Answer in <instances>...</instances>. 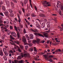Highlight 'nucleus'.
<instances>
[{"mask_svg":"<svg viewBox=\"0 0 63 63\" xmlns=\"http://www.w3.org/2000/svg\"><path fill=\"white\" fill-rule=\"evenodd\" d=\"M9 63H12V62L11 61V60H9Z\"/></svg>","mask_w":63,"mask_h":63,"instance_id":"69168bd1","label":"nucleus"},{"mask_svg":"<svg viewBox=\"0 0 63 63\" xmlns=\"http://www.w3.org/2000/svg\"><path fill=\"white\" fill-rule=\"evenodd\" d=\"M50 55L49 56V57H53V56L51 55Z\"/></svg>","mask_w":63,"mask_h":63,"instance_id":"c03bdc74","label":"nucleus"},{"mask_svg":"<svg viewBox=\"0 0 63 63\" xmlns=\"http://www.w3.org/2000/svg\"><path fill=\"white\" fill-rule=\"evenodd\" d=\"M10 29H13V27L12 26H10Z\"/></svg>","mask_w":63,"mask_h":63,"instance_id":"a18cd8bd","label":"nucleus"},{"mask_svg":"<svg viewBox=\"0 0 63 63\" xmlns=\"http://www.w3.org/2000/svg\"><path fill=\"white\" fill-rule=\"evenodd\" d=\"M1 28L2 29L1 30H4V28L3 27H1Z\"/></svg>","mask_w":63,"mask_h":63,"instance_id":"37998d69","label":"nucleus"},{"mask_svg":"<svg viewBox=\"0 0 63 63\" xmlns=\"http://www.w3.org/2000/svg\"><path fill=\"white\" fill-rule=\"evenodd\" d=\"M9 56L10 57H11V56H12V53H10L9 55Z\"/></svg>","mask_w":63,"mask_h":63,"instance_id":"0e129e2a","label":"nucleus"},{"mask_svg":"<svg viewBox=\"0 0 63 63\" xmlns=\"http://www.w3.org/2000/svg\"><path fill=\"white\" fill-rule=\"evenodd\" d=\"M9 12L10 13H12L13 12V10H12L11 9H10V10H9Z\"/></svg>","mask_w":63,"mask_h":63,"instance_id":"864d4df0","label":"nucleus"},{"mask_svg":"<svg viewBox=\"0 0 63 63\" xmlns=\"http://www.w3.org/2000/svg\"><path fill=\"white\" fill-rule=\"evenodd\" d=\"M35 14H32V17H34L35 16H34Z\"/></svg>","mask_w":63,"mask_h":63,"instance_id":"58836bf2","label":"nucleus"},{"mask_svg":"<svg viewBox=\"0 0 63 63\" xmlns=\"http://www.w3.org/2000/svg\"><path fill=\"white\" fill-rule=\"evenodd\" d=\"M20 47L21 49H23V46H20Z\"/></svg>","mask_w":63,"mask_h":63,"instance_id":"c9c22d12","label":"nucleus"},{"mask_svg":"<svg viewBox=\"0 0 63 63\" xmlns=\"http://www.w3.org/2000/svg\"><path fill=\"white\" fill-rule=\"evenodd\" d=\"M17 43V44H18V45H19V42L17 41H16V43Z\"/></svg>","mask_w":63,"mask_h":63,"instance_id":"338daca9","label":"nucleus"},{"mask_svg":"<svg viewBox=\"0 0 63 63\" xmlns=\"http://www.w3.org/2000/svg\"><path fill=\"white\" fill-rule=\"evenodd\" d=\"M26 38H27L28 39H29V36H28L27 34L26 35Z\"/></svg>","mask_w":63,"mask_h":63,"instance_id":"72a5a7b5","label":"nucleus"},{"mask_svg":"<svg viewBox=\"0 0 63 63\" xmlns=\"http://www.w3.org/2000/svg\"><path fill=\"white\" fill-rule=\"evenodd\" d=\"M28 45H29V46H32V45H33V44H32V43H31L30 44H28Z\"/></svg>","mask_w":63,"mask_h":63,"instance_id":"f704fd0d","label":"nucleus"},{"mask_svg":"<svg viewBox=\"0 0 63 63\" xmlns=\"http://www.w3.org/2000/svg\"><path fill=\"white\" fill-rule=\"evenodd\" d=\"M0 15L1 16H4V15H3V13H0Z\"/></svg>","mask_w":63,"mask_h":63,"instance_id":"5fc2aeb1","label":"nucleus"},{"mask_svg":"<svg viewBox=\"0 0 63 63\" xmlns=\"http://www.w3.org/2000/svg\"><path fill=\"white\" fill-rule=\"evenodd\" d=\"M52 15L53 16H57V15H56V14H52Z\"/></svg>","mask_w":63,"mask_h":63,"instance_id":"09e8293b","label":"nucleus"},{"mask_svg":"<svg viewBox=\"0 0 63 63\" xmlns=\"http://www.w3.org/2000/svg\"><path fill=\"white\" fill-rule=\"evenodd\" d=\"M2 23H3V21L0 20V24H2Z\"/></svg>","mask_w":63,"mask_h":63,"instance_id":"e433bc0d","label":"nucleus"},{"mask_svg":"<svg viewBox=\"0 0 63 63\" xmlns=\"http://www.w3.org/2000/svg\"><path fill=\"white\" fill-rule=\"evenodd\" d=\"M2 10L4 11H6V8L5 7V6L4 5H2Z\"/></svg>","mask_w":63,"mask_h":63,"instance_id":"9b49d317","label":"nucleus"},{"mask_svg":"<svg viewBox=\"0 0 63 63\" xmlns=\"http://www.w3.org/2000/svg\"><path fill=\"white\" fill-rule=\"evenodd\" d=\"M14 61L15 63H17V62H18V60H15Z\"/></svg>","mask_w":63,"mask_h":63,"instance_id":"c85d7f7f","label":"nucleus"},{"mask_svg":"<svg viewBox=\"0 0 63 63\" xmlns=\"http://www.w3.org/2000/svg\"><path fill=\"white\" fill-rule=\"evenodd\" d=\"M53 45L54 46H56V45H57L56 43V44L53 43Z\"/></svg>","mask_w":63,"mask_h":63,"instance_id":"774afa93","label":"nucleus"},{"mask_svg":"<svg viewBox=\"0 0 63 63\" xmlns=\"http://www.w3.org/2000/svg\"><path fill=\"white\" fill-rule=\"evenodd\" d=\"M31 30L32 31V32H38L37 30H33L31 29Z\"/></svg>","mask_w":63,"mask_h":63,"instance_id":"2eb2a0df","label":"nucleus"},{"mask_svg":"<svg viewBox=\"0 0 63 63\" xmlns=\"http://www.w3.org/2000/svg\"><path fill=\"white\" fill-rule=\"evenodd\" d=\"M0 52L1 54V56H3V52H2V50H1L0 51Z\"/></svg>","mask_w":63,"mask_h":63,"instance_id":"4be33fe9","label":"nucleus"},{"mask_svg":"<svg viewBox=\"0 0 63 63\" xmlns=\"http://www.w3.org/2000/svg\"><path fill=\"white\" fill-rule=\"evenodd\" d=\"M18 51L19 52H21V50L20 49H18Z\"/></svg>","mask_w":63,"mask_h":63,"instance_id":"8fccbe9b","label":"nucleus"},{"mask_svg":"<svg viewBox=\"0 0 63 63\" xmlns=\"http://www.w3.org/2000/svg\"><path fill=\"white\" fill-rule=\"evenodd\" d=\"M6 4H8V5H9L10 4V3H9V2H6Z\"/></svg>","mask_w":63,"mask_h":63,"instance_id":"603ef678","label":"nucleus"},{"mask_svg":"<svg viewBox=\"0 0 63 63\" xmlns=\"http://www.w3.org/2000/svg\"><path fill=\"white\" fill-rule=\"evenodd\" d=\"M59 51V52H61V50L60 49H59L55 51V52L56 53H57V52H58Z\"/></svg>","mask_w":63,"mask_h":63,"instance_id":"9d476101","label":"nucleus"},{"mask_svg":"<svg viewBox=\"0 0 63 63\" xmlns=\"http://www.w3.org/2000/svg\"><path fill=\"white\" fill-rule=\"evenodd\" d=\"M14 28L15 30H16V31H17V28L16 27V26H14Z\"/></svg>","mask_w":63,"mask_h":63,"instance_id":"5701e85b","label":"nucleus"},{"mask_svg":"<svg viewBox=\"0 0 63 63\" xmlns=\"http://www.w3.org/2000/svg\"><path fill=\"white\" fill-rule=\"evenodd\" d=\"M12 49L14 52H16V49L15 48H13Z\"/></svg>","mask_w":63,"mask_h":63,"instance_id":"2f4dec72","label":"nucleus"},{"mask_svg":"<svg viewBox=\"0 0 63 63\" xmlns=\"http://www.w3.org/2000/svg\"><path fill=\"white\" fill-rule=\"evenodd\" d=\"M45 42V40H42L40 42V43H44V42Z\"/></svg>","mask_w":63,"mask_h":63,"instance_id":"ea45409f","label":"nucleus"},{"mask_svg":"<svg viewBox=\"0 0 63 63\" xmlns=\"http://www.w3.org/2000/svg\"><path fill=\"white\" fill-rule=\"evenodd\" d=\"M12 36H14V37H16V34H15L12 35Z\"/></svg>","mask_w":63,"mask_h":63,"instance_id":"4c0bfd02","label":"nucleus"},{"mask_svg":"<svg viewBox=\"0 0 63 63\" xmlns=\"http://www.w3.org/2000/svg\"><path fill=\"white\" fill-rule=\"evenodd\" d=\"M42 3L43 4V6L44 7H47V5L49 4V2H47V1H43Z\"/></svg>","mask_w":63,"mask_h":63,"instance_id":"f257e3e1","label":"nucleus"},{"mask_svg":"<svg viewBox=\"0 0 63 63\" xmlns=\"http://www.w3.org/2000/svg\"><path fill=\"white\" fill-rule=\"evenodd\" d=\"M28 46L27 45L25 46V49L26 50H27V48H28Z\"/></svg>","mask_w":63,"mask_h":63,"instance_id":"7c9ffc66","label":"nucleus"},{"mask_svg":"<svg viewBox=\"0 0 63 63\" xmlns=\"http://www.w3.org/2000/svg\"><path fill=\"white\" fill-rule=\"evenodd\" d=\"M34 51H35V50H36V47H34Z\"/></svg>","mask_w":63,"mask_h":63,"instance_id":"de8ad7c7","label":"nucleus"},{"mask_svg":"<svg viewBox=\"0 0 63 63\" xmlns=\"http://www.w3.org/2000/svg\"><path fill=\"white\" fill-rule=\"evenodd\" d=\"M30 0V5L32 8V4H31V0Z\"/></svg>","mask_w":63,"mask_h":63,"instance_id":"cd10ccee","label":"nucleus"},{"mask_svg":"<svg viewBox=\"0 0 63 63\" xmlns=\"http://www.w3.org/2000/svg\"><path fill=\"white\" fill-rule=\"evenodd\" d=\"M24 56L27 57H30V54L28 53H26L24 54Z\"/></svg>","mask_w":63,"mask_h":63,"instance_id":"423d86ee","label":"nucleus"},{"mask_svg":"<svg viewBox=\"0 0 63 63\" xmlns=\"http://www.w3.org/2000/svg\"><path fill=\"white\" fill-rule=\"evenodd\" d=\"M4 50L6 51V52L5 51L4 52V53L5 55H6V56H8V53H7L6 52V49L5 48H4Z\"/></svg>","mask_w":63,"mask_h":63,"instance_id":"4468645a","label":"nucleus"},{"mask_svg":"<svg viewBox=\"0 0 63 63\" xmlns=\"http://www.w3.org/2000/svg\"><path fill=\"white\" fill-rule=\"evenodd\" d=\"M10 36L11 39H12V40H15V38H13L11 35H10Z\"/></svg>","mask_w":63,"mask_h":63,"instance_id":"aec40b11","label":"nucleus"},{"mask_svg":"<svg viewBox=\"0 0 63 63\" xmlns=\"http://www.w3.org/2000/svg\"><path fill=\"white\" fill-rule=\"evenodd\" d=\"M15 20L16 21H17V19L16 18H15Z\"/></svg>","mask_w":63,"mask_h":63,"instance_id":"e2e57ef3","label":"nucleus"},{"mask_svg":"<svg viewBox=\"0 0 63 63\" xmlns=\"http://www.w3.org/2000/svg\"><path fill=\"white\" fill-rule=\"evenodd\" d=\"M34 8L36 11H37V7H36V6H35Z\"/></svg>","mask_w":63,"mask_h":63,"instance_id":"49530a36","label":"nucleus"},{"mask_svg":"<svg viewBox=\"0 0 63 63\" xmlns=\"http://www.w3.org/2000/svg\"><path fill=\"white\" fill-rule=\"evenodd\" d=\"M33 48H31L30 49V51H33Z\"/></svg>","mask_w":63,"mask_h":63,"instance_id":"13d9d810","label":"nucleus"},{"mask_svg":"<svg viewBox=\"0 0 63 63\" xmlns=\"http://www.w3.org/2000/svg\"><path fill=\"white\" fill-rule=\"evenodd\" d=\"M40 16L42 17H46V15L44 14H41L39 15Z\"/></svg>","mask_w":63,"mask_h":63,"instance_id":"1a4fd4ad","label":"nucleus"},{"mask_svg":"<svg viewBox=\"0 0 63 63\" xmlns=\"http://www.w3.org/2000/svg\"><path fill=\"white\" fill-rule=\"evenodd\" d=\"M22 10L23 12H25V11H24V8H22Z\"/></svg>","mask_w":63,"mask_h":63,"instance_id":"bf43d9fd","label":"nucleus"},{"mask_svg":"<svg viewBox=\"0 0 63 63\" xmlns=\"http://www.w3.org/2000/svg\"><path fill=\"white\" fill-rule=\"evenodd\" d=\"M7 33L8 34H10L11 33V31H9L7 32Z\"/></svg>","mask_w":63,"mask_h":63,"instance_id":"a19ab883","label":"nucleus"},{"mask_svg":"<svg viewBox=\"0 0 63 63\" xmlns=\"http://www.w3.org/2000/svg\"><path fill=\"white\" fill-rule=\"evenodd\" d=\"M18 18H19L18 20V21H19V23H20V22L21 21V20H20V16H19L18 15Z\"/></svg>","mask_w":63,"mask_h":63,"instance_id":"f3484780","label":"nucleus"},{"mask_svg":"<svg viewBox=\"0 0 63 63\" xmlns=\"http://www.w3.org/2000/svg\"><path fill=\"white\" fill-rule=\"evenodd\" d=\"M14 14L12 13H11L10 14V16L11 17H13L14 16Z\"/></svg>","mask_w":63,"mask_h":63,"instance_id":"412c9836","label":"nucleus"},{"mask_svg":"<svg viewBox=\"0 0 63 63\" xmlns=\"http://www.w3.org/2000/svg\"><path fill=\"white\" fill-rule=\"evenodd\" d=\"M51 20H55V22H56V21H57V19H56V18H55V19H53V18H52Z\"/></svg>","mask_w":63,"mask_h":63,"instance_id":"393cba45","label":"nucleus"},{"mask_svg":"<svg viewBox=\"0 0 63 63\" xmlns=\"http://www.w3.org/2000/svg\"><path fill=\"white\" fill-rule=\"evenodd\" d=\"M49 42H50V41H47V44H49Z\"/></svg>","mask_w":63,"mask_h":63,"instance_id":"052dcab7","label":"nucleus"},{"mask_svg":"<svg viewBox=\"0 0 63 63\" xmlns=\"http://www.w3.org/2000/svg\"><path fill=\"white\" fill-rule=\"evenodd\" d=\"M59 15H60V16H63V14H62V13H61V11H60L59 12Z\"/></svg>","mask_w":63,"mask_h":63,"instance_id":"b1692460","label":"nucleus"},{"mask_svg":"<svg viewBox=\"0 0 63 63\" xmlns=\"http://www.w3.org/2000/svg\"><path fill=\"white\" fill-rule=\"evenodd\" d=\"M28 2V0H25L24 1V4H26Z\"/></svg>","mask_w":63,"mask_h":63,"instance_id":"a211bd4d","label":"nucleus"},{"mask_svg":"<svg viewBox=\"0 0 63 63\" xmlns=\"http://www.w3.org/2000/svg\"><path fill=\"white\" fill-rule=\"evenodd\" d=\"M43 56L44 57H45V60H48V58H47V56H48V55H43Z\"/></svg>","mask_w":63,"mask_h":63,"instance_id":"0eeeda50","label":"nucleus"},{"mask_svg":"<svg viewBox=\"0 0 63 63\" xmlns=\"http://www.w3.org/2000/svg\"><path fill=\"white\" fill-rule=\"evenodd\" d=\"M4 13L7 17H9V13L8 12H4Z\"/></svg>","mask_w":63,"mask_h":63,"instance_id":"6e6552de","label":"nucleus"},{"mask_svg":"<svg viewBox=\"0 0 63 63\" xmlns=\"http://www.w3.org/2000/svg\"><path fill=\"white\" fill-rule=\"evenodd\" d=\"M35 51V52H34V53H35V54H37V50H35L34 51Z\"/></svg>","mask_w":63,"mask_h":63,"instance_id":"6e6d98bb","label":"nucleus"},{"mask_svg":"<svg viewBox=\"0 0 63 63\" xmlns=\"http://www.w3.org/2000/svg\"><path fill=\"white\" fill-rule=\"evenodd\" d=\"M43 24H44L43 23H42V24H41V25H42V28H44V27H45V26H43V25H44Z\"/></svg>","mask_w":63,"mask_h":63,"instance_id":"473e14b6","label":"nucleus"},{"mask_svg":"<svg viewBox=\"0 0 63 63\" xmlns=\"http://www.w3.org/2000/svg\"><path fill=\"white\" fill-rule=\"evenodd\" d=\"M43 34L45 36L46 38H48V34L47 33L45 32H43Z\"/></svg>","mask_w":63,"mask_h":63,"instance_id":"39448f33","label":"nucleus"},{"mask_svg":"<svg viewBox=\"0 0 63 63\" xmlns=\"http://www.w3.org/2000/svg\"><path fill=\"white\" fill-rule=\"evenodd\" d=\"M24 33H26V30H25V29H24Z\"/></svg>","mask_w":63,"mask_h":63,"instance_id":"79ce46f5","label":"nucleus"},{"mask_svg":"<svg viewBox=\"0 0 63 63\" xmlns=\"http://www.w3.org/2000/svg\"><path fill=\"white\" fill-rule=\"evenodd\" d=\"M15 3H17V1L16 0H15L14 1H13Z\"/></svg>","mask_w":63,"mask_h":63,"instance_id":"680f3d73","label":"nucleus"},{"mask_svg":"<svg viewBox=\"0 0 63 63\" xmlns=\"http://www.w3.org/2000/svg\"><path fill=\"white\" fill-rule=\"evenodd\" d=\"M23 38H22V40L23 42L24 43V45H27V44L26 43V38L24 36L23 37Z\"/></svg>","mask_w":63,"mask_h":63,"instance_id":"f03ea898","label":"nucleus"},{"mask_svg":"<svg viewBox=\"0 0 63 63\" xmlns=\"http://www.w3.org/2000/svg\"><path fill=\"white\" fill-rule=\"evenodd\" d=\"M30 39H33V38H34V37L33 35L32 34H31L30 35Z\"/></svg>","mask_w":63,"mask_h":63,"instance_id":"f8f14e48","label":"nucleus"},{"mask_svg":"<svg viewBox=\"0 0 63 63\" xmlns=\"http://www.w3.org/2000/svg\"><path fill=\"white\" fill-rule=\"evenodd\" d=\"M15 34V32H11V34L12 35H13V34Z\"/></svg>","mask_w":63,"mask_h":63,"instance_id":"4d7b16f0","label":"nucleus"},{"mask_svg":"<svg viewBox=\"0 0 63 63\" xmlns=\"http://www.w3.org/2000/svg\"><path fill=\"white\" fill-rule=\"evenodd\" d=\"M9 53H14V52L12 50H10L9 51Z\"/></svg>","mask_w":63,"mask_h":63,"instance_id":"bb28decb","label":"nucleus"},{"mask_svg":"<svg viewBox=\"0 0 63 63\" xmlns=\"http://www.w3.org/2000/svg\"><path fill=\"white\" fill-rule=\"evenodd\" d=\"M47 28H48L49 27H50V23L49 22H47Z\"/></svg>","mask_w":63,"mask_h":63,"instance_id":"ddd939ff","label":"nucleus"},{"mask_svg":"<svg viewBox=\"0 0 63 63\" xmlns=\"http://www.w3.org/2000/svg\"><path fill=\"white\" fill-rule=\"evenodd\" d=\"M24 61L22 60H19L18 61V63H23Z\"/></svg>","mask_w":63,"mask_h":63,"instance_id":"dca6fc26","label":"nucleus"},{"mask_svg":"<svg viewBox=\"0 0 63 63\" xmlns=\"http://www.w3.org/2000/svg\"><path fill=\"white\" fill-rule=\"evenodd\" d=\"M17 36L18 37V38H19H19H20V37L19 36V33H17Z\"/></svg>","mask_w":63,"mask_h":63,"instance_id":"c756f323","label":"nucleus"},{"mask_svg":"<svg viewBox=\"0 0 63 63\" xmlns=\"http://www.w3.org/2000/svg\"><path fill=\"white\" fill-rule=\"evenodd\" d=\"M3 58L6 61L7 60V57L6 56H3Z\"/></svg>","mask_w":63,"mask_h":63,"instance_id":"6ab92c4d","label":"nucleus"},{"mask_svg":"<svg viewBox=\"0 0 63 63\" xmlns=\"http://www.w3.org/2000/svg\"><path fill=\"white\" fill-rule=\"evenodd\" d=\"M40 40L38 38L37 39V40H35L33 41V44H35L36 42L38 44H39L40 43Z\"/></svg>","mask_w":63,"mask_h":63,"instance_id":"7ed1b4c3","label":"nucleus"},{"mask_svg":"<svg viewBox=\"0 0 63 63\" xmlns=\"http://www.w3.org/2000/svg\"><path fill=\"white\" fill-rule=\"evenodd\" d=\"M34 34L35 35V36H40V37H44V36L43 35L41 34L40 33H37L36 32L34 33Z\"/></svg>","mask_w":63,"mask_h":63,"instance_id":"20e7f679","label":"nucleus"},{"mask_svg":"<svg viewBox=\"0 0 63 63\" xmlns=\"http://www.w3.org/2000/svg\"><path fill=\"white\" fill-rule=\"evenodd\" d=\"M37 25H38V24H36V26H37V27H38V28H39V29L40 28V26H38Z\"/></svg>","mask_w":63,"mask_h":63,"instance_id":"3c124183","label":"nucleus"},{"mask_svg":"<svg viewBox=\"0 0 63 63\" xmlns=\"http://www.w3.org/2000/svg\"><path fill=\"white\" fill-rule=\"evenodd\" d=\"M49 61L50 62H53V60H52V59H49Z\"/></svg>","mask_w":63,"mask_h":63,"instance_id":"a878e982","label":"nucleus"}]
</instances>
